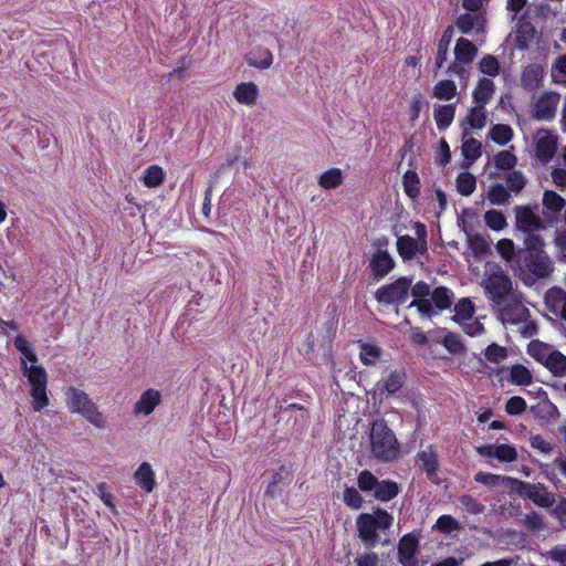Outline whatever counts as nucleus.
<instances>
[{
  "mask_svg": "<svg viewBox=\"0 0 566 566\" xmlns=\"http://www.w3.org/2000/svg\"><path fill=\"white\" fill-rule=\"evenodd\" d=\"M370 451L373 457L381 462H391L399 458L400 446L391 429L382 420H376L371 424Z\"/></svg>",
  "mask_w": 566,
  "mask_h": 566,
  "instance_id": "1",
  "label": "nucleus"
},
{
  "mask_svg": "<svg viewBox=\"0 0 566 566\" xmlns=\"http://www.w3.org/2000/svg\"><path fill=\"white\" fill-rule=\"evenodd\" d=\"M481 286L485 295L492 302L493 306L505 302L506 298L515 294L517 291L513 287V283L506 272L497 264H489L485 268Z\"/></svg>",
  "mask_w": 566,
  "mask_h": 566,
  "instance_id": "2",
  "label": "nucleus"
},
{
  "mask_svg": "<svg viewBox=\"0 0 566 566\" xmlns=\"http://www.w3.org/2000/svg\"><path fill=\"white\" fill-rule=\"evenodd\" d=\"M274 22L270 17H265L262 21L254 24V44L250 50V66L258 70H268L274 61V55L270 48L256 43L258 40L272 41Z\"/></svg>",
  "mask_w": 566,
  "mask_h": 566,
  "instance_id": "3",
  "label": "nucleus"
},
{
  "mask_svg": "<svg viewBox=\"0 0 566 566\" xmlns=\"http://www.w3.org/2000/svg\"><path fill=\"white\" fill-rule=\"evenodd\" d=\"M523 244L527 256L525 265L536 277H547L553 272V261L545 251L546 242L543 237H525Z\"/></svg>",
  "mask_w": 566,
  "mask_h": 566,
  "instance_id": "4",
  "label": "nucleus"
},
{
  "mask_svg": "<svg viewBox=\"0 0 566 566\" xmlns=\"http://www.w3.org/2000/svg\"><path fill=\"white\" fill-rule=\"evenodd\" d=\"M66 407L71 413H78L98 429L106 424L103 413L90 396L82 389L70 386L66 388Z\"/></svg>",
  "mask_w": 566,
  "mask_h": 566,
  "instance_id": "5",
  "label": "nucleus"
},
{
  "mask_svg": "<svg viewBox=\"0 0 566 566\" xmlns=\"http://www.w3.org/2000/svg\"><path fill=\"white\" fill-rule=\"evenodd\" d=\"M391 524L392 516L380 509L373 513H363L356 521L358 535L367 547H374L377 543V532L388 530Z\"/></svg>",
  "mask_w": 566,
  "mask_h": 566,
  "instance_id": "6",
  "label": "nucleus"
},
{
  "mask_svg": "<svg viewBox=\"0 0 566 566\" xmlns=\"http://www.w3.org/2000/svg\"><path fill=\"white\" fill-rule=\"evenodd\" d=\"M21 371L31 385L32 408L34 411H41L50 402L48 397V373L43 366L35 364L28 366L25 359H21Z\"/></svg>",
  "mask_w": 566,
  "mask_h": 566,
  "instance_id": "7",
  "label": "nucleus"
},
{
  "mask_svg": "<svg viewBox=\"0 0 566 566\" xmlns=\"http://www.w3.org/2000/svg\"><path fill=\"white\" fill-rule=\"evenodd\" d=\"M494 308L503 324L525 323L530 316L520 292L506 298L505 302L496 304Z\"/></svg>",
  "mask_w": 566,
  "mask_h": 566,
  "instance_id": "8",
  "label": "nucleus"
},
{
  "mask_svg": "<svg viewBox=\"0 0 566 566\" xmlns=\"http://www.w3.org/2000/svg\"><path fill=\"white\" fill-rule=\"evenodd\" d=\"M515 228L525 237H543L539 232L546 230V226L536 212V207L516 206L514 208Z\"/></svg>",
  "mask_w": 566,
  "mask_h": 566,
  "instance_id": "9",
  "label": "nucleus"
},
{
  "mask_svg": "<svg viewBox=\"0 0 566 566\" xmlns=\"http://www.w3.org/2000/svg\"><path fill=\"white\" fill-rule=\"evenodd\" d=\"M513 493L530 499L534 504L544 509L552 507L555 503V495L539 483L532 484L517 480Z\"/></svg>",
  "mask_w": 566,
  "mask_h": 566,
  "instance_id": "10",
  "label": "nucleus"
},
{
  "mask_svg": "<svg viewBox=\"0 0 566 566\" xmlns=\"http://www.w3.org/2000/svg\"><path fill=\"white\" fill-rule=\"evenodd\" d=\"M533 144L536 159L547 164L556 154L558 136L549 129L541 128L535 133Z\"/></svg>",
  "mask_w": 566,
  "mask_h": 566,
  "instance_id": "11",
  "label": "nucleus"
},
{
  "mask_svg": "<svg viewBox=\"0 0 566 566\" xmlns=\"http://www.w3.org/2000/svg\"><path fill=\"white\" fill-rule=\"evenodd\" d=\"M560 102V95L556 92H544L534 97L531 105L533 118L537 120H552Z\"/></svg>",
  "mask_w": 566,
  "mask_h": 566,
  "instance_id": "12",
  "label": "nucleus"
},
{
  "mask_svg": "<svg viewBox=\"0 0 566 566\" xmlns=\"http://www.w3.org/2000/svg\"><path fill=\"white\" fill-rule=\"evenodd\" d=\"M411 282L405 277L395 281L377 290L376 298L380 303H402L407 300Z\"/></svg>",
  "mask_w": 566,
  "mask_h": 566,
  "instance_id": "13",
  "label": "nucleus"
},
{
  "mask_svg": "<svg viewBox=\"0 0 566 566\" xmlns=\"http://www.w3.org/2000/svg\"><path fill=\"white\" fill-rule=\"evenodd\" d=\"M430 287L426 282H417L411 287V295L413 301L409 304V308H416L419 315L426 318H431L437 315V310L432 306L430 301Z\"/></svg>",
  "mask_w": 566,
  "mask_h": 566,
  "instance_id": "14",
  "label": "nucleus"
},
{
  "mask_svg": "<svg viewBox=\"0 0 566 566\" xmlns=\"http://www.w3.org/2000/svg\"><path fill=\"white\" fill-rule=\"evenodd\" d=\"M475 450L481 457L495 458L501 462H513L517 459V451L512 444H483Z\"/></svg>",
  "mask_w": 566,
  "mask_h": 566,
  "instance_id": "15",
  "label": "nucleus"
},
{
  "mask_svg": "<svg viewBox=\"0 0 566 566\" xmlns=\"http://www.w3.org/2000/svg\"><path fill=\"white\" fill-rule=\"evenodd\" d=\"M476 48L469 40L460 38L454 48L455 61L452 65L453 72L459 73L463 65L470 64L475 55Z\"/></svg>",
  "mask_w": 566,
  "mask_h": 566,
  "instance_id": "16",
  "label": "nucleus"
},
{
  "mask_svg": "<svg viewBox=\"0 0 566 566\" xmlns=\"http://www.w3.org/2000/svg\"><path fill=\"white\" fill-rule=\"evenodd\" d=\"M486 124L485 106L474 104L468 112V115L462 122L463 137H468L474 129H482Z\"/></svg>",
  "mask_w": 566,
  "mask_h": 566,
  "instance_id": "17",
  "label": "nucleus"
},
{
  "mask_svg": "<svg viewBox=\"0 0 566 566\" xmlns=\"http://www.w3.org/2000/svg\"><path fill=\"white\" fill-rule=\"evenodd\" d=\"M418 539L411 534L405 535L398 545L399 563L402 566H416Z\"/></svg>",
  "mask_w": 566,
  "mask_h": 566,
  "instance_id": "18",
  "label": "nucleus"
},
{
  "mask_svg": "<svg viewBox=\"0 0 566 566\" xmlns=\"http://www.w3.org/2000/svg\"><path fill=\"white\" fill-rule=\"evenodd\" d=\"M474 480L488 488L507 490L510 492H514V488L516 485L517 479L511 476H504L499 474H492L488 472H478L474 476Z\"/></svg>",
  "mask_w": 566,
  "mask_h": 566,
  "instance_id": "19",
  "label": "nucleus"
},
{
  "mask_svg": "<svg viewBox=\"0 0 566 566\" xmlns=\"http://www.w3.org/2000/svg\"><path fill=\"white\" fill-rule=\"evenodd\" d=\"M397 251L403 260H410L417 255L424 254L427 245L410 235H401L397 239Z\"/></svg>",
  "mask_w": 566,
  "mask_h": 566,
  "instance_id": "20",
  "label": "nucleus"
},
{
  "mask_svg": "<svg viewBox=\"0 0 566 566\" xmlns=\"http://www.w3.org/2000/svg\"><path fill=\"white\" fill-rule=\"evenodd\" d=\"M417 463L428 478L432 480L439 467L437 450L432 446H427L417 453Z\"/></svg>",
  "mask_w": 566,
  "mask_h": 566,
  "instance_id": "21",
  "label": "nucleus"
},
{
  "mask_svg": "<svg viewBox=\"0 0 566 566\" xmlns=\"http://www.w3.org/2000/svg\"><path fill=\"white\" fill-rule=\"evenodd\" d=\"M161 402V395L156 389H147L144 391L138 399V401L134 405V413L138 415H150L156 407H158Z\"/></svg>",
  "mask_w": 566,
  "mask_h": 566,
  "instance_id": "22",
  "label": "nucleus"
},
{
  "mask_svg": "<svg viewBox=\"0 0 566 566\" xmlns=\"http://www.w3.org/2000/svg\"><path fill=\"white\" fill-rule=\"evenodd\" d=\"M537 40V32L530 22H520L513 35L515 46L521 50L528 49Z\"/></svg>",
  "mask_w": 566,
  "mask_h": 566,
  "instance_id": "23",
  "label": "nucleus"
},
{
  "mask_svg": "<svg viewBox=\"0 0 566 566\" xmlns=\"http://www.w3.org/2000/svg\"><path fill=\"white\" fill-rule=\"evenodd\" d=\"M395 266L391 255L385 250H378L370 260V269L376 277H384Z\"/></svg>",
  "mask_w": 566,
  "mask_h": 566,
  "instance_id": "24",
  "label": "nucleus"
},
{
  "mask_svg": "<svg viewBox=\"0 0 566 566\" xmlns=\"http://www.w3.org/2000/svg\"><path fill=\"white\" fill-rule=\"evenodd\" d=\"M136 484L150 493L156 486L155 473L148 462H143L134 473Z\"/></svg>",
  "mask_w": 566,
  "mask_h": 566,
  "instance_id": "25",
  "label": "nucleus"
},
{
  "mask_svg": "<svg viewBox=\"0 0 566 566\" xmlns=\"http://www.w3.org/2000/svg\"><path fill=\"white\" fill-rule=\"evenodd\" d=\"M495 85L489 77H482L478 81L476 86L472 92L474 104L486 105L493 97Z\"/></svg>",
  "mask_w": 566,
  "mask_h": 566,
  "instance_id": "26",
  "label": "nucleus"
},
{
  "mask_svg": "<svg viewBox=\"0 0 566 566\" xmlns=\"http://www.w3.org/2000/svg\"><path fill=\"white\" fill-rule=\"evenodd\" d=\"M344 182V175L339 168H329L317 178V184L325 190H333Z\"/></svg>",
  "mask_w": 566,
  "mask_h": 566,
  "instance_id": "27",
  "label": "nucleus"
},
{
  "mask_svg": "<svg viewBox=\"0 0 566 566\" xmlns=\"http://www.w3.org/2000/svg\"><path fill=\"white\" fill-rule=\"evenodd\" d=\"M434 340L442 344L446 349L451 354H460L463 350V345L457 334L446 329L437 331Z\"/></svg>",
  "mask_w": 566,
  "mask_h": 566,
  "instance_id": "28",
  "label": "nucleus"
},
{
  "mask_svg": "<svg viewBox=\"0 0 566 566\" xmlns=\"http://www.w3.org/2000/svg\"><path fill=\"white\" fill-rule=\"evenodd\" d=\"M359 358L361 363L366 366H373L380 361L382 356L381 348L371 343L359 342Z\"/></svg>",
  "mask_w": 566,
  "mask_h": 566,
  "instance_id": "29",
  "label": "nucleus"
},
{
  "mask_svg": "<svg viewBox=\"0 0 566 566\" xmlns=\"http://www.w3.org/2000/svg\"><path fill=\"white\" fill-rule=\"evenodd\" d=\"M545 304L555 315H558L566 304V292L559 287H552L545 294Z\"/></svg>",
  "mask_w": 566,
  "mask_h": 566,
  "instance_id": "30",
  "label": "nucleus"
},
{
  "mask_svg": "<svg viewBox=\"0 0 566 566\" xmlns=\"http://www.w3.org/2000/svg\"><path fill=\"white\" fill-rule=\"evenodd\" d=\"M544 77V69L538 64L526 66L522 74V82L526 87H537Z\"/></svg>",
  "mask_w": 566,
  "mask_h": 566,
  "instance_id": "31",
  "label": "nucleus"
},
{
  "mask_svg": "<svg viewBox=\"0 0 566 566\" xmlns=\"http://www.w3.org/2000/svg\"><path fill=\"white\" fill-rule=\"evenodd\" d=\"M166 177L163 167L158 165H150L144 170L143 182L147 188H156L160 186Z\"/></svg>",
  "mask_w": 566,
  "mask_h": 566,
  "instance_id": "32",
  "label": "nucleus"
},
{
  "mask_svg": "<svg viewBox=\"0 0 566 566\" xmlns=\"http://www.w3.org/2000/svg\"><path fill=\"white\" fill-rule=\"evenodd\" d=\"M542 205L547 211L557 214L565 208L566 200L553 190H545Z\"/></svg>",
  "mask_w": 566,
  "mask_h": 566,
  "instance_id": "33",
  "label": "nucleus"
},
{
  "mask_svg": "<svg viewBox=\"0 0 566 566\" xmlns=\"http://www.w3.org/2000/svg\"><path fill=\"white\" fill-rule=\"evenodd\" d=\"M429 298L431 304L434 303L437 310L442 311L449 308L452 305L453 293L449 289L440 286L431 292Z\"/></svg>",
  "mask_w": 566,
  "mask_h": 566,
  "instance_id": "34",
  "label": "nucleus"
},
{
  "mask_svg": "<svg viewBox=\"0 0 566 566\" xmlns=\"http://www.w3.org/2000/svg\"><path fill=\"white\" fill-rule=\"evenodd\" d=\"M457 25L462 33H470L473 30L482 31L483 21L474 13H465L459 17Z\"/></svg>",
  "mask_w": 566,
  "mask_h": 566,
  "instance_id": "35",
  "label": "nucleus"
},
{
  "mask_svg": "<svg viewBox=\"0 0 566 566\" xmlns=\"http://www.w3.org/2000/svg\"><path fill=\"white\" fill-rule=\"evenodd\" d=\"M553 350V346L543 343L538 339L532 340L527 346V353L534 359L544 365V363L549 358V354Z\"/></svg>",
  "mask_w": 566,
  "mask_h": 566,
  "instance_id": "36",
  "label": "nucleus"
},
{
  "mask_svg": "<svg viewBox=\"0 0 566 566\" xmlns=\"http://www.w3.org/2000/svg\"><path fill=\"white\" fill-rule=\"evenodd\" d=\"M455 108L453 105H439L434 108V119L440 129L450 126L454 118Z\"/></svg>",
  "mask_w": 566,
  "mask_h": 566,
  "instance_id": "37",
  "label": "nucleus"
},
{
  "mask_svg": "<svg viewBox=\"0 0 566 566\" xmlns=\"http://www.w3.org/2000/svg\"><path fill=\"white\" fill-rule=\"evenodd\" d=\"M398 484L392 481H378L374 496L380 501H389L398 494Z\"/></svg>",
  "mask_w": 566,
  "mask_h": 566,
  "instance_id": "38",
  "label": "nucleus"
},
{
  "mask_svg": "<svg viewBox=\"0 0 566 566\" xmlns=\"http://www.w3.org/2000/svg\"><path fill=\"white\" fill-rule=\"evenodd\" d=\"M509 190L501 184L491 185L488 191V199L492 205L504 206L510 201Z\"/></svg>",
  "mask_w": 566,
  "mask_h": 566,
  "instance_id": "39",
  "label": "nucleus"
},
{
  "mask_svg": "<svg viewBox=\"0 0 566 566\" xmlns=\"http://www.w3.org/2000/svg\"><path fill=\"white\" fill-rule=\"evenodd\" d=\"M474 315V304L469 298H462L454 307V319L459 324L471 321Z\"/></svg>",
  "mask_w": 566,
  "mask_h": 566,
  "instance_id": "40",
  "label": "nucleus"
},
{
  "mask_svg": "<svg viewBox=\"0 0 566 566\" xmlns=\"http://www.w3.org/2000/svg\"><path fill=\"white\" fill-rule=\"evenodd\" d=\"M13 344L15 348L22 354L23 357L21 359H25V363L30 361L32 365L38 363V355L30 342L24 336H15Z\"/></svg>",
  "mask_w": 566,
  "mask_h": 566,
  "instance_id": "41",
  "label": "nucleus"
},
{
  "mask_svg": "<svg viewBox=\"0 0 566 566\" xmlns=\"http://www.w3.org/2000/svg\"><path fill=\"white\" fill-rule=\"evenodd\" d=\"M489 135L496 144L505 145L513 138V129L509 125L496 124L491 127Z\"/></svg>",
  "mask_w": 566,
  "mask_h": 566,
  "instance_id": "42",
  "label": "nucleus"
},
{
  "mask_svg": "<svg viewBox=\"0 0 566 566\" xmlns=\"http://www.w3.org/2000/svg\"><path fill=\"white\" fill-rule=\"evenodd\" d=\"M551 77L554 83L566 85V54L554 60L551 67Z\"/></svg>",
  "mask_w": 566,
  "mask_h": 566,
  "instance_id": "43",
  "label": "nucleus"
},
{
  "mask_svg": "<svg viewBox=\"0 0 566 566\" xmlns=\"http://www.w3.org/2000/svg\"><path fill=\"white\" fill-rule=\"evenodd\" d=\"M455 182H457V190L462 196H467V197L472 195L476 187L475 177L468 171L459 174Z\"/></svg>",
  "mask_w": 566,
  "mask_h": 566,
  "instance_id": "44",
  "label": "nucleus"
},
{
  "mask_svg": "<svg viewBox=\"0 0 566 566\" xmlns=\"http://www.w3.org/2000/svg\"><path fill=\"white\" fill-rule=\"evenodd\" d=\"M549 358L544 363V366L547 367L554 374H565L566 373V356L560 352L553 348L551 352Z\"/></svg>",
  "mask_w": 566,
  "mask_h": 566,
  "instance_id": "45",
  "label": "nucleus"
},
{
  "mask_svg": "<svg viewBox=\"0 0 566 566\" xmlns=\"http://www.w3.org/2000/svg\"><path fill=\"white\" fill-rule=\"evenodd\" d=\"M457 94V86L454 82L449 80H442L438 82L433 87V96L439 99L449 101Z\"/></svg>",
  "mask_w": 566,
  "mask_h": 566,
  "instance_id": "46",
  "label": "nucleus"
},
{
  "mask_svg": "<svg viewBox=\"0 0 566 566\" xmlns=\"http://www.w3.org/2000/svg\"><path fill=\"white\" fill-rule=\"evenodd\" d=\"M405 384V373L394 371L381 384V388L388 394L398 392Z\"/></svg>",
  "mask_w": 566,
  "mask_h": 566,
  "instance_id": "47",
  "label": "nucleus"
},
{
  "mask_svg": "<svg viewBox=\"0 0 566 566\" xmlns=\"http://www.w3.org/2000/svg\"><path fill=\"white\" fill-rule=\"evenodd\" d=\"M485 224L493 231H501L507 226L505 216L497 210H489L484 213Z\"/></svg>",
  "mask_w": 566,
  "mask_h": 566,
  "instance_id": "48",
  "label": "nucleus"
},
{
  "mask_svg": "<svg viewBox=\"0 0 566 566\" xmlns=\"http://www.w3.org/2000/svg\"><path fill=\"white\" fill-rule=\"evenodd\" d=\"M479 70L482 74L495 77L500 73V64L493 55H486L479 62Z\"/></svg>",
  "mask_w": 566,
  "mask_h": 566,
  "instance_id": "49",
  "label": "nucleus"
},
{
  "mask_svg": "<svg viewBox=\"0 0 566 566\" xmlns=\"http://www.w3.org/2000/svg\"><path fill=\"white\" fill-rule=\"evenodd\" d=\"M517 163V158L510 150L500 151L494 158V165L501 170H510Z\"/></svg>",
  "mask_w": 566,
  "mask_h": 566,
  "instance_id": "50",
  "label": "nucleus"
},
{
  "mask_svg": "<svg viewBox=\"0 0 566 566\" xmlns=\"http://www.w3.org/2000/svg\"><path fill=\"white\" fill-rule=\"evenodd\" d=\"M343 501L344 503L354 509V510H359L363 504H364V499L363 496L360 495V493L353 486L350 488H345L344 492H343Z\"/></svg>",
  "mask_w": 566,
  "mask_h": 566,
  "instance_id": "51",
  "label": "nucleus"
},
{
  "mask_svg": "<svg viewBox=\"0 0 566 566\" xmlns=\"http://www.w3.org/2000/svg\"><path fill=\"white\" fill-rule=\"evenodd\" d=\"M357 484L363 492H374L378 480L371 472L364 470L358 474Z\"/></svg>",
  "mask_w": 566,
  "mask_h": 566,
  "instance_id": "52",
  "label": "nucleus"
},
{
  "mask_svg": "<svg viewBox=\"0 0 566 566\" xmlns=\"http://www.w3.org/2000/svg\"><path fill=\"white\" fill-rule=\"evenodd\" d=\"M462 154L467 159L475 160L481 156V143L472 137L467 138L462 144Z\"/></svg>",
  "mask_w": 566,
  "mask_h": 566,
  "instance_id": "53",
  "label": "nucleus"
},
{
  "mask_svg": "<svg viewBox=\"0 0 566 566\" xmlns=\"http://www.w3.org/2000/svg\"><path fill=\"white\" fill-rule=\"evenodd\" d=\"M511 379L516 385L526 386L531 384L532 375L526 367L515 365L511 368Z\"/></svg>",
  "mask_w": 566,
  "mask_h": 566,
  "instance_id": "54",
  "label": "nucleus"
},
{
  "mask_svg": "<svg viewBox=\"0 0 566 566\" xmlns=\"http://www.w3.org/2000/svg\"><path fill=\"white\" fill-rule=\"evenodd\" d=\"M433 527L441 533H451L460 528V523L451 515H441Z\"/></svg>",
  "mask_w": 566,
  "mask_h": 566,
  "instance_id": "55",
  "label": "nucleus"
},
{
  "mask_svg": "<svg viewBox=\"0 0 566 566\" xmlns=\"http://www.w3.org/2000/svg\"><path fill=\"white\" fill-rule=\"evenodd\" d=\"M461 507L469 514H482L484 512L485 506L479 503L475 499L463 495L460 497Z\"/></svg>",
  "mask_w": 566,
  "mask_h": 566,
  "instance_id": "56",
  "label": "nucleus"
},
{
  "mask_svg": "<svg viewBox=\"0 0 566 566\" xmlns=\"http://www.w3.org/2000/svg\"><path fill=\"white\" fill-rule=\"evenodd\" d=\"M405 191L410 198L419 195V180L415 172L408 171L403 176Z\"/></svg>",
  "mask_w": 566,
  "mask_h": 566,
  "instance_id": "57",
  "label": "nucleus"
},
{
  "mask_svg": "<svg viewBox=\"0 0 566 566\" xmlns=\"http://www.w3.org/2000/svg\"><path fill=\"white\" fill-rule=\"evenodd\" d=\"M496 251L505 261L510 262L515 253V244L511 239H501L496 243Z\"/></svg>",
  "mask_w": 566,
  "mask_h": 566,
  "instance_id": "58",
  "label": "nucleus"
},
{
  "mask_svg": "<svg viewBox=\"0 0 566 566\" xmlns=\"http://www.w3.org/2000/svg\"><path fill=\"white\" fill-rule=\"evenodd\" d=\"M485 357L491 363H501L506 358V349L496 344H491L485 349Z\"/></svg>",
  "mask_w": 566,
  "mask_h": 566,
  "instance_id": "59",
  "label": "nucleus"
},
{
  "mask_svg": "<svg viewBox=\"0 0 566 566\" xmlns=\"http://www.w3.org/2000/svg\"><path fill=\"white\" fill-rule=\"evenodd\" d=\"M509 189L513 192H520L526 185V179L521 171H513L506 178Z\"/></svg>",
  "mask_w": 566,
  "mask_h": 566,
  "instance_id": "60",
  "label": "nucleus"
},
{
  "mask_svg": "<svg viewBox=\"0 0 566 566\" xmlns=\"http://www.w3.org/2000/svg\"><path fill=\"white\" fill-rule=\"evenodd\" d=\"M531 447L541 453L549 454L553 451V444L539 434H535L530 439Z\"/></svg>",
  "mask_w": 566,
  "mask_h": 566,
  "instance_id": "61",
  "label": "nucleus"
},
{
  "mask_svg": "<svg viewBox=\"0 0 566 566\" xmlns=\"http://www.w3.org/2000/svg\"><path fill=\"white\" fill-rule=\"evenodd\" d=\"M525 400L517 396L510 398L505 406V410L510 415H520L525 410Z\"/></svg>",
  "mask_w": 566,
  "mask_h": 566,
  "instance_id": "62",
  "label": "nucleus"
},
{
  "mask_svg": "<svg viewBox=\"0 0 566 566\" xmlns=\"http://www.w3.org/2000/svg\"><path fill=\"white\" fill-rule=\"evenodd\" d=\"M97 490H98V493H99V499L101 501L113 512V513H117L116 511V506H115V503H114V496L106 492V483H99L97 485Z\"/></svg>",
  "mask_w": 566,
  "mask_h": 566,
  "instance_id": "63",
  "label": "nucleus"
},
{
  "mask_svg": "<svg viewBox=\"0 0 566 566\" xmlns=\"http://www.w3.org/2000/svg\"><path fill=\"white\" fill-rule=\"evenodd\" d=\"M553 515L566 527V499L563 497L552 511Z\"/></svg>",
  "mask_w": 566,
  "mask_h": 566,
  "instance_id": "64",
  "label": "nucleus"
}]
</instances>
